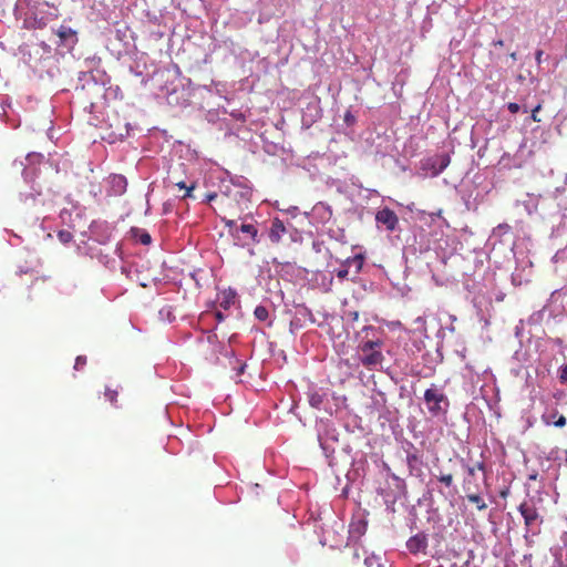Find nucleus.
Returning <instances> with one entry per match:
<instances>
[{"label":"nucleus","instance_id":"obj_1","mask_svg":"<svg viewBox=\"0 0 567 567\" xmlns=\"http://www.w3.org/2000/svg\"><path fill=\"white\" fill-rule=\"evenodd\" d=\"M424 402L426 404L427 411L433 416L445 414L450 406L447 396L444 394L442 389L435 384H432L431 388L425 390Z\"/></svg>","mask_w":567,"mask_h":567},{"label":"nucleus","instance_id":"obj_2","mask_svg":"<svg viewBox=\"0 0 567 567\" xmlns=\"http://www.w3.org/2000/svg\"><path fill=\"white\" fill-rule=\"evenodd\" d=\"M518 511L524 518L526 532H530L534 535L537 534L539 530L535 529V527L543 523V518L536 505L530 501H526L518 506Z\"/></svg>","mask_w":567,"mask_h":567},{"label":"nucleus","instance_id":"obj_3","mask_svg":"<svg viewBox=\"0 0 567 567\" xmlns=\"http://www.w3.org/2000/svg\"><path fill=\"white\" fill-rule=\"evenodd\" d=\"M381 347L382 342L379 340H369L364 342L361 346V350L364 353V357L361 358V363L367 368L377 367L381 364L384 359L382 352L380 351Z\"/></svg>","mask_w":567,"mask_h":567},{"label":"nucleus","instance_id":"obj_4","mask_svg":"<svg viewBox=\"0 0 567 567\" xmlns=\"http://www.w3.org/2000/svg\"><path fill=\"white\" fill-rule=\"evenodd\" d=\"M375 220L377 223L382 224L389 231H394L399 225L396 214L388 207L377 212Z\"/></svg>","mask_w":567,"mask_h":567},{"label":"nucleus","instance_id":"obj_5","mask_svg":"<svg viewBox=\"0 0 567 567\" xmlns=\"http://www.w3.org/2000/svg\"><path fill=\"white\" fill-rule=\"evenodd\" d=\"M55 34L59 37V45L72 49L78 43V32L70 27L61 25Z\"/></svg>","mask_w":567,"mask_h":567},{"label":"nucleus","instance_id":"obj_6","mask_svg":"<svg viewBox=\"0 0 567 567\" xmlns=\"http://www.w3.org/2000/svg\"><path fill=\"white\" fill-rule=\"evenodd\" d=\"M239 233L244 235V237H241V240H239L243 247L249 244H259L260 241L258 236V229L254 224L243 223L239 226Z\"/></svg>","mask_w":567,"mask_h":567},{"label":"nucleus","instance_id":"obj_7","mask_svg":"<svg viewBox=\"0 0 567 567\" xmlns=\"http://www.w3.org/2000/svg\"><path fill=\"white\" fill-rule=\"evenodd\" d=\"M287 233L284 221L279 218H274L269 228V239L272 244H279L282 236Z\"/></svg>","mask_w":567,"mask_h":567},{"label":"nucleus","instance_id":"obj_8","mask_svg":"<svg viewBox=\"0 0 567 567\" xmlns=\"http://www.w3.org/2000/svg\"><path fill=\"white\" fill-rule=\"evenodd\" d=\"M406 547L412 554L425 550L427 539L424 534H416L406 542Z\"/></svg>","mask_w":567,"mask_h":567},{"label":"nucleus","instance_id":"obj_9","mask_svg":"<svg viewBox=\"0 0 567 567\" xmlns=\"http://www.w3.org/2000/svg\"><path fill=\"white\" fill-rule=\"evenodd\" d=\"M109 183L111 185L112 194L122 195L125 193L127 187V181L125 176L120 174L111 175L109 178Z\"/></svg>","mask_w":567,"mask_h":567},{"label":"nucleus","instance_id":"obj_10","mask_svg":"<svg viewBox=\"0 0 567 567\" xmlns=\"http://www.w3.org/2000/svg\"><path fill=\"white\" fill-rule=\"evenodd\" d=\"M542 419L547 425L554 424L557 427H563L566 425V417L561 414L558 415L557 411H554L549 415L544 414Z\"/></svg>","mask_w":567,"mask_h":567},{"label":"nucleus","instance_id":"obj_11","mask_svg":"<svg viewBox=\"0 0 567 567\" xmlns=\"http://www.w3.org/2000/svg\"><path fill=\"white\" fill-rule=\"evenodd\" d=\"M309 404L315 409H321L323 401L326 399V395L322 393H319L317 391H312L309 393Z\"/></svg>","mask_w":567,"mask_h":567},{"label":"nucleus","instance_id":"obj_12","mask_svg":"<svg viewBox=\"0 0 567 567\" xmlns=\"http://www.w3.org/2000/svg\"><path fill=\"white\" fill-rule=\"evenodd\" d=\"M225 226L228 228L230 236L235 240H241V236L239 235V226L233 219H224Z\"/></svg>","mask_w":567,"mask_h":567},{"label":"nucleus","instance_id":"obj_13","mask_svg":"<svg viewBox=\"0 0 567 567\" xmlns=\"http://www.w3.org/2000/svg\"><path fill=\"white\" fill-rule=\"evenodd\" d=\"M466 498L468 502L476 505V508L478 511H484L487 508V504L484 502V499L476 493H468L466 494Z\"/></svg>","mask_w":567,"mask_h":567},{"label":"nucleus","instance_id":"obj_14","mask_svg":"<svg viewBox=\"0 0 567 567\" xmlns=\"http://www.w3.org/2000/svg\"><path fill=\"white\" fill-rule=\"evenodd\" d=\"M435 478L440 483L444 484L446 487H451L454 482V476L452 473H444L442 471H440V473L435 475Z\"/></svg>","mask_w":567,"mask_h":567},{"label":"nucleus","instance_id":"obj_15","mask_svg":"<svg viewBox=\"0 0 567 567\" xmlns=\"http://www.w3.org/2000/svg\"><path fill=\"white\" fill-rule=\"evenodd\" d=\"M235 299H236V293L235 292H233V291L225 292L224 293V298L220 301V306L224 309H228L231 305H234Z\"/></svg>","mask_w":567,"mask_h":567},{"label":"nucleus","instance_id":"obj_16","mask_svg":"<svg viewBox=\"0 0 567 567\" xmlns=\"http://www.w3.org/2000/svg\"><path fill=\"white\" fill-rule=\"evenodd\" d=\"M176 186L179 188V189H183L185 190V194L182 196V198H188V197H193V190L195 189L196 185L195 184H192L190 186H187L185 182H177L176 183Z\"/></svg>","mask_w":567,"mask_h":567},{"label":"nucleus","instance_id":"obj_17","mask_svg":"<svg viewBox=\"0 0 567 567\" xmlns=\"http://www.w3.org/2000/svg\"><path fill=\"white\" fill-rule=\"evenodd\" d=\"M254 315L260 321H265L269 316L267 308L264 306H257Z\"/></svg>","mask_w":567,"mask_h":567},{"label":"nucleus","instance_id":"obj_18","mask_svg":"<svg viewBox=\"0 0 567 567\" xmlns=\"http://www.w3.org/2000/svg\"><path fill=\"white\" fill-rule=\"evenodd\" d=\"M439 163H440V167L439 169L435 172V175L442 173L450 164V156L447 154H443L441 156H439Z\"/></svg>","mask_w":567,"mask_h":567},{"label":"nucleus","instance_id":"obj_19","mask_svg":"<svg viewBox=\"0 0 567 567\" xmlns=\"http://www.w3.org/2000/svg\"><path fill=\"white\" fill-rule=\"evenodd\" d=\"M58 238L62 244H69L73 239V235L69 230H60Z\"/></svg>","mask_w":567,"mask_h":567},{"label":"nucleus","instance_id":"obj_20","mask_svg":"<svg viewBox=\"0 0 567 567\" xmlns=\"http://www.w3.org/2000/svg\"><path fill=\"white\" fill-rule=\"evenodd\" d=\"M104 395L105 398L112 403V404H115L116 403V400H117V391L116 390H112L110 388H106L105 389V392H104Z\"/></svg>","mask_w":567,"mask_h":567},{"label":"nucleus","instance_id":"obj_21","mask_svg":"<svg viewBox=\"0 0 567 567\" xmlns=\"http://www.w3.org/2000/svg\"><path fill=\"white\" fill-rule=\"evenodd\" d=\"M558 379L561 384H567V364L559 369Z\"/></svg>","mask_w":567,"mask_h":567},{"label":"nucleus","instance_id":"obj_22","mask_svg":"<svg viewBox=\"0 0 567 567\" xmlns=\"http://www.w3.org/2000/svg\"><path fill=\"white\" fill-rule=\"evenodd\" d=\"M85 364H86V357H84V355H79V357L75 359L74 369H75V370H81Z\"/></svg>","mask_w":567,"mask_h":567},{"label":"nucleus","instance_id":"obj_23","mask_svg":"<svg viewBox=\"0 0 567 567\" xmlns=\"http://www.w3.org/2000/svg\"><path fill=\"white\" fill-rule=\"evenodd\" d=\"M542 110V104L538 103L533 110L530 114V120L533 122H540V118L538 117L537 113Z\"/></svg>","mask_w":567,"mask_h":567},{"label":"nucleus","instance_id":"obj_24","mask_svg":"<svg viewBox=\"0 0 567 567\" xmlns=\"http://www.w3.org/2000/svg\"><path fill=\"white\" fill-rule=\"evenodd\" d=\"M476 468H477V470L483 471V470H484V464H483V463H477L476 467H474V466H468V467H467V474H468V476H472V477H473V476H475V470H476Z\"/></svg>","mask_w":567,"mask_h":567},{"label":"nucleus","instance_id":"obj_25","mask_svg":"<svg viewBox=\"0 0 567 567\" xmlns=\"http://www.w3.org/2000/svg\"><path fill=\"white\" fill-rule=\"evenodd\" d=\"M507 109L511 113L515 114L520 110V106H519V104H517L515 102H511L507 104Z\"/></svg>","mask_w":567,"mask_h":567},{"label":"nucleus","instance_id":"obj_26","mask_svg":"<svg viewBox=\"0 0 567 567\" xmlns=\"http://www.w3.org/2000/svg\"><path fill=\"white\" fill-rule=\"evenodd\" d=\"M140 241L143 244V245H148L151 243V236L148 233H143L140 237Z\"/></svg>","mask_w":567,"mask_h":567},{"label":"nucleus","instance_id":"obj_27","mask_svg":"<svg viewBox=\"0 0 567 567\" xmlns=\"http://www.w3.org/2000/svg\"><path fill=\"white\" fill-rule=\"evenodd\" d=\"M349 275V270L347 268H343V269H339L337 271V277L341 280L346 279Z\"/></svg>","mask_w":567,"mask_h":567},{"label":"nucleus","instance_id":"obj_28","mask_svg":"<svg viewBox=\"0 0 567 567\" xmlns=\"http://www.w3.org/2000/svg\"><path fill=\"white\" fill-rule=\"evenodd\" d=\"M542 56H543V51L542 50H537L536 54H535V59H536L538 64L542 62Z\"/></svg>","mask_w":567,"mask_h":567},{"label":"nucleus","instance_id":"obj_29","mask_svg":"<svg viewBox=\"0 0 567 567\" xmlns=\"http://www.w3.org/2000/svg\"><path fill=\"white\" fill-rule=\"evenodd\" d=\"M217 197L216 193H210L206 196L207 202H212Z\"/></svg>","mask_w":567,"mask_h":567},{"label":"nucleus","instance_id":"obj_30","mask_svg":"<svg viewBox=\"0 0 567 567\" xmlns=\"http://www.w3.org/2000/svg\"><path fill=\"white\" fill-rule=\"evenodd\" d=\"M216 318L218 321H223L224 320V315L221 312H216Z\"/></svg>","mask_w":567,"mask_h":567},{"label":"nucleus","instance_id":"obj_31","mask_svg":"<svg viewBox=\"0 0 567 567\" xmlns=\"http://www.w3.org/2000/svg\"><path fill=\"white\" fill-rule=\"evenodd\" d=\"M495 45L503 47L504 45V41L503 40H498V41L495 42Z\"/></svg>","mask_w":567,"mask_h":567},{"label":"nucleus","instance_id":"obj_32","mask_svg":"<svg viewBox=\"0 0 567 567\" xmlns=\"http://www.w3.org/2000/svg\"><path fill=\"white\" fill-rule=\"evenodd\" d=\"M507 494H508V491H507V489H506V491H502V492H501V496H502V497H506V496H507Z\"/></svg>","mask_w":567,"mask_h":567},{"label":"nucleus","instance_id":"obj_33","mask_svg":"<svg viewBox=\"0 0 567 567\" xmlns=\"http://www.w3.org/2000/svg\"><path fill=\"white\" fill-rule=\"evenodd\" d=\"M244 369H245V365H241L240 369H239V373H243Z\"/></svg>","mask_w":567,"mask_h":567},{"label":"nucleus","instance_id":"obj_34","mask_svg":"<svg viewBox=\"0 0 567 567\" xmlns=\"http://www.w3.org/2000/svg\"><path fill=\"white\" fill-rule=\"evenodd\" d=\"M466 484H467V482L465 481L464 488H465L466 491H470V487H467V486H466Z\"/></svg>","mask_w":567,"mask_h":567}]
</instances>
